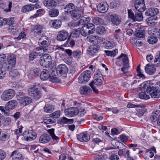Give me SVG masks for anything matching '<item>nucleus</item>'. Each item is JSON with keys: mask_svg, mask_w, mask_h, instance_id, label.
<instances>
[{"mask_svg": "<svg viewBox=\"0 0 160 160\" xmlns=\"http://www.w3.org/2000/svg\"><path fill=\"white\" fill-rule=\"evenodd\" d=\"M44 111L47 113H51L55 109V106L50 104H46L44 108Z\"/></svg>", "mask_w": 160, "mask_h": 160, "instance_id": "nucleus-32", "label": "nucleus"}, {"mask_svg": "<svg viewBox=\"0 0 160 160\" xmlns=\"http://www.w3.org/2000/svg\"><path fill=\"white\" fill-rule=\"evenodd\" d=\"M90 21V18L88 17L84 18L83 19H80L78 22L76 23L75 26L80 27V28H81V27L86 26L89 23Z\"/></svg>", "mask_w": 160, "mask_h": 160, "instance_id": "nucleus-21", "label": "nucleus"}, {"mask_svg": "<svg viewBox=\"0 0 160 160\" xmlns=\"http://www.w3.org/2000/svg\"><path fill=\"white\" fill-rule=\"evenodd\" d=\"M49 134L44 133L42 134L39 138V141L40 143H46L48 142L51 139V136L54 142H57L59 139V137L56 136L54 134V129H49L47 131Z\"/></svg>", "mask_w": 160, "mask_h": 160, "instance_id": "nucleus-3", "label": "nucleus"}, {"mask_svg": "<svg viewBox=\"0 0 160 160\" xmlns=\"http://www.w3.org/2000/svg\"><path fill=\"white\" fill-rule=\"evenodd\" d=\"M147 41L150 44H153L157 42L158 39L154 36H150L148 38Z\"/></svg>", "mask_w": 160, "mask_h": 160, "instance_id": "nucleus-42", "label": "nucleus"}, {"mask_svg": "<svg viewBox=\"0 0 160 160\" xmlns=\"http://www.w3.org/2000/svg\"><path fill=\"white\" fill-rule=\"evenodd\" d=\"M7 61L8 63L4 64L5 68L7 71L11 70L15 65L16 63V57L14 54L8 55L7 58Z\"/></svg>", "mask_w": 160, "mask_h": 160, "instance_id": "nucleus-7", "label": "nucleus"}, {"mask_svg": "<svg viewBox=\"0 0 160 160\" xmlns=\"http://www.w3.org/2000/svg\"><path fill=\"white\" fill-rule=\"evenodd\" d=\"M80 33L82 35L84 36L90 34L87 25L86 26L81 27Z\"/></svg>", "mask_w": 160, "mask_h": 160, "instance_id": "nucleus-38", "label": "nucleus"}, {"mask_svg": "<svg viewBox=\"0 0 160 160\" xmlns=\"http://www.w3.org/2000/svg\"><path fill=\"white\" fill-rule=\"evenodd\" d=\"M37 135L34 132L30 130L26 137V141H31L34 140L37 137Z\"/></svg>", "mask_w": 160, "mask_h": 160, "instance_id": "nucleus-30", "label": "nucleus"}, {"mask_svg": "<svg viewBox=\"0 0 160 160\" xmlns=\"http://www.w3.org/2000/svg\"><path fill=\"white\" fill-rule=\"evenodd\" d=\"M64 12L65 14H69L72 12H74L75 6L74 4L71 3H68L64 8Z\"/></svg>", "mask_w": 160, "mask_h": 160, "instance_id": "nucleus-23", "label": "nucleus"}, {"mask_svg": "<svg viewBox=\"0 0 160 160\" xmlns=\"http://www.w3.org/2000/svg\"><path fill=\"white\" fill-rule=\"evenodd\" d=\"M3 19L4 25L7 24L10 26L14 24V20L13 18H5Z\"/></svg>", "mask_w": 160, "mask_h": 160, "instance_id": "nucleus-36", "label": "nucleus"}, {"mask_svg": "<svg viewBox=\"0 0 160 160\" xmlns=\"http://www.w3.org/2000/svg\"><path fill=\"white\" fill-rule=\"evenodd\" d=\"M122 36V34L121 33H116L114 34V37L118 42H121V41Z\"/></svg>", "mask_w": 160, "mask_h": 160, "instance_id": "nucleus-62", "label": "nucleus"}, {"mask_svg": "<svg viewBox=\"0 0 160 160\" xmlns=\"http://www.w3.org/2000/svg\"><path fill=\"white\" fill-rule=\"evenodd\" d=\"M142 12H136L134 14L133 12L131 9L128 10V17L134 22L135 21H141L142 20L143 17Z\"/></svg>", "mask_w": 160, "mask_h": 160, "instance_id": "nucleus-8", "label": "nucleus"}, {"mask_svg": "<svg viewBox=\"0 0 160 160\" xmlns=\"http://www.w3.org/2000/svg\"><path fill=\"white\" fill-rule=\"evenodd\" d=\"M96 31L98 34L102 35L106 34L107 32L105 27L102 26L98 27L96 28Z\"/></svg>", "mask_w": 160, "mask_h": 160, "instance_id": "nucleus-34", "label": "nucleus"}, {"mask_svg": "<svg viewBox=\"0 0 160 160\" xmlns=\"http://www.w3.org/2000/svg\"><path fill=\"white\" fill-rule=\"evenodd\" d=\"M9 75L12 77H16L19 75V72L17 69H13L9 72Z\"/></svg>", "mask_w": 160, "mask_h": 160, "instance_id": "nucleus-51", "label": "nucleus"}, {"mask_svg": "<svg viewBox=\"0 0 160 160\" xmlns=\"http://www.w3.org/2000/svg\"><path fill=\"white\" fill-rule=\"evenodd\" d=\"M34 8V6L32 5H27L23 7L22 10V12H26L32 10Z\"/></svg>", "mask_w": 160, "mask_h": 160, "instance_id": "nucleus-39", "label": "nucleus"}, {"mask_svg": "<svg viewBox=\"0 0 160 160\" xmlns=\"http://www.w3.org/2000/svg\"><path fill=\"white\" fill-rule=\"evenodd\" d=\"M28 94L36 100L39 99L42 96V93L37 88L32 87L28 90Z\"/></svg>", "mask_w": 160, "mask_h": 160, "instance_id": "nucleus-12", "label": "nucleus"}, {"mask_svg": "<svg viewBox=\"0 0 160 160\" xmlns=\"http://www.w3.org/2000/svg\"><path fill=\"white\" fill-rule=\"evenodd\" d=\"M80 91L82 95L88 96L92 92V89L88 86H83L81 87Z\"/></svg>", "mask_w": 160, "mask_h": 160, "instance_id": "nucleus-24", "label": "nucleus"}, {"mask_svg": "<svg viewBox=\"0 0 160 160\" xmlns=\"http://www.w3.org/2000/svg\"><path fill=\"white\" fill-rule=\"evenodd\" d=\"M62 24V21L60 20H55L52 21L50 23V26L56 29H58L60 27Z\"/></svg>", "mask_w": 160, "mask_h": 160, "instance_id": "nucleus-29", "label": "nucleus"}, {"mask_svg": "<svg viewBox=\"0 0 160 160\" xmlns=\"http://www.w3.org/2000/svg\"><path fill=\"white\" fill-rule=\"evenodd\" d=\"M10 135L8 133H2L0 135V141L4 142L7 140L9 138Z\"/></svg>", "mask_w": 160, "mask_h": 160, "instance_id": "nucleus-44", "label": "nucleus"}, {"mask_svg": "<svg viewBox=\"0 0 160 160\" xmlns=\"http://www.w3.org/2000/svg\"><path fill=\"white\" fill-rule=\"evenodd\" d=\"M90 136L89 135L85 133H82L77 137V138L81 142H87L90 139Z\"/></svg>", "mask_w": 160, "mask_h": 160, "instance_id": "nucleus-26", "label": "nucleus"}, {"mask_svg": "<svg viewBox=\"0 0 160 160\" xmlns=\"http://www.w3.org/2000/svg\"><path fill=\"white\" fill-rule=\"evenodd\" d=\"M156 113H152L150 117V119L151 122H157L158 121L157 116Z\"/></svg>", "mask_w": 160, "mask_h": 160, "instance_id": "nucleus-57", "label": "nucleus"}, {"mask_svg": "<svg viewBox=\"0 0 160 160\" xmlns=\"http://www.w3.org/2000/svg\"><path fill=\"white\" fill-rule=\"evenodd\" d=\"M7 71L4 64L2 66V65L0 63V79H2L5 77Z\"/></svg>", "mask_w": 160, "mask_h": 160, "instance_id": "nucleus-33", "label": "nucleus"}, {"mask_svg": "<svg viewBox=\"0 0 160 160\" xmlns=\"http://www.w3.org/2000/svg\"><path fill=\"white\" fill-rule=\"evenodd\" d=\"M110 18L113 26H118L121 22V18L115 14H112L110 15Z\"/></svg>", "mask_w": 160, "mask_h": 160, "instance_id": "nucleus-16", "label": "nucleus"}, {"mask_svg": "<svg viewBox=\"0 0 160 160\" xmlns=\"http://www.w3.org/2000/svg\"><path fill=\"white\" fill-rule=\"evenodd\" d=\"M58 10L56 8H52L48 12V14L51 17H57L59 14Z\"/></svg>", "mask_w": 160, "mask_h": 160, "instance_id": "nucleus-35", "label": "nucleus"}, {"mask_svg": "<svg viewBox=\"0 0 160 160\" xmlns=\"http://www.w3.org/2000/svg\"><path fill=\"white\" fill-rule=\"evenodd\" d=\"M8 103L9 105V106L11 108V109L14 108L17 106V102L15 100H12L8 102Z\"/></svg>", "mask_w": 160, "mask_h": 160, "instance_id": "nucleus-54", "label": "nucleus"}, {"mask_svg": "<svg viewBox=\"0 0 160 160\" xmlns=\"http://www.w3.org/2000/svg\"><path fill=\"white\" fill-rule=\"evenodd\" d=\"M50 77L49 72L47 69H44L41 72L40 77L41 79L42 80H46L48 79Z\"/></svg>", "mask_w": 160, "mask_h": 160, "instance_id": "nucleus-27", "label": "nucleus"}, {"mask_svg": "<svg viewBox=\"0 0 160 160\" xmlns=\"http://www.w3.org/2000/svg\"><path fill=\"white\" fill-rule=\"evenodd\" d=\"M49 78L50 80L52 82L58 83L60 82V79L56 76H50Z\"/></svg>", "mask_w": 160, "mask_h": 160, "instance_id": "nucleus-52", "label": "nucleus"}, {"mask_svg": "<svg viewBox=\"0 0 160 160\" xmlns=\"http://www.w3.org/2000/svg\"><path fill=\"white\" fill-rule=\"evenodd\" d=\"M90 34H92L94 33L95 31V26L92 23H89L87 25Z\"/></svg>", "mask_w": 160, "mask_h": 160, "instance_id": "nucleus-48", "label": "nucleus"}, {"mask_svg": "<svg viewBox=\"0 0 160 160\" xmlns=\"http://www.w3.org/2000/svg\"><path fill=\"white\" fill-rule=\"evenodd\" d=\"M99 70L96 71L94 74V79L90 82L91 86L95 84L98 86L101 85L102 84L103 77Z\"/></svg>", "mask_w": 160, "mask_h": 160, "instance_id": "nucleus-6", "label": "nucleus"}, {"mask_svg": "<svg viewBox=\"0 0 160 160\" xmlns=\"http://www.w3.org/2000/svg\"><path fill=\"white\" fill-rule=\"evenodd\" d=\"M43 3L44 6L48 9L55 7L57 5L56 2L54 0H45Z\"/></svg>", "mask_w": 160, "mask_h": 160, "instance_id": "nucleus-25", "label": "nucleus"}, {"mask_svg": "<svg viewBox=\"0 0 160 160\" xmlns=\"http://www.w3.org/2000/svg\"><path fill=\"white\" fill-rule=\"evenodd\" d=\"M32 72L35 75L38 76L40 73H41V70L40 69L38 68H33L32 71Z\"/></svg>", "mask_w": 160, "mask_h": 160, "instance_id": "nucleus-61", "label": "nucleus"}, {"mask_svg": "<svg viewBox=\"0 0 160 160\" xmlns=\"http://www.w3.org/2000/svg\"><path fill=\"white\" fill-rule=\"evenodd\" d=\"M143 86L142 87V88L143 89L146 90H144V92H142L139 93L138 94L139 97L141 99H148L150 98L149 96L148 95L146 94L145 92V91L146 92V89L143 88Z\"/></svg>", "mask_w": 160, "mask_h": 160, "instance_id": "nucleus-43", "label": "nucleus"}, {"mask_svg": "<svg viewBox=\"0 0 160 160\" xmlns=\"http://www.w3.org/2000/svg\"><path fill=\"white\" fill-rule=\"evenodd\" d=\"M146 72L148 74L152 75L156 72V68L154 65L149 63L146 65L145 68Z\"/></svg>", "mask_w": 160, "mask_h": 160, "instance_id": "nucleus-17", "label": "nucleus"}, {"mask_svg": "<svg viewBox=\"0 0 160 160\" xmlns=\"http://www.w3.org/2000/svg\"><path fill=\"white\" fill-rule=\"evenodd\" d=\"M72 121V119H68L65 117H63L60 119L59 122L60 124H64L68 123L70 121Z\"/></svg>", "mask_w": 160, "mask_h": 160, "instance_id": "nucleus-50", "label": "nucleus"}, {"mask_svg": "<svg viewBox=\"0 0 160 160\" xmlns=\"http://www.w3.org/2000/svg\"><path fill=\"white\" fill-rule=\"evenodd\" d=\"M98 38V36L90 35L87 37V40L88 42H92L96 41V40L97 38Z\"/></svg>", "mask_w": 160, "mask_h": 160, "instance_id": "nucleus-56", "label": "nucleus"}, {"mask_svg": "<svg viewBox=\"0 0 160 160\" xmlns=\"http://www.w3.org/2000/svg\"><path fill=\"white\" fill-rule=\"evenodd\" d=\"M43 27L42 26L38 24L35 26L31 29V32H33L34 35L36 36L37 35H40L43 32Z\"/></svg>", "mask_w": 160, "mask_h": 160, "instance_id": "nucleus-22", "label": "nucleus"}, {"mask_svg": "<svg viewBox=\"0 0 160 160\" xmlns=\"http://www.w3.org/2000/svg\"><path fill=\"white\" fill-rule=\"evenodd\" d=\"M143 88L152 98H159L160 97V81L153 85L149 83L145 82L143 85Z\"/></svg>", "mask_w": 160, "mask_h": 160, "instance_id": "nucleus-1", "label": "nucleus"}, {"mask_svg": "<svg viewBox=\"0 0 160 160\" xmlns=\"http://www.w3.org/2000/svg\"><path fill=\"white\" fill-rule=\"evenodd\" d=\"M40 51L38 52H37L35 51L32 52L29 55V58L31 60H33L34 58L39 56H41L42 54H39Z\"/></svg>", "mask_w": 160, "mask_h": 160, "instance_id": "nucleus-41", "label": "nucleus"}, {"mask_svg": "<svg viewBox=\"0 0 160 160\" xmlns=\"http://www.w3.org/2000/svg\"><path fill=\"white\" fill-rule=\"evenodd\" d=\"M51 56L46 53L42 55L39 60L40 64L43 67L47 68L52 62Z\"/></svg>", "mask_w": 160, "mask_h": 160, "instance_id": "nucleus-4", "label": "nucleus"}, {"mask_svg": "<svg viewBox=\"0 0 160 160\" xmlns=\"http://www.w3.org/2000/svg\"><path fill=\"white\" fill-rule=\"evenodd\" d=\"M21 103L25 106L29 104L32 102V99L29 97H24L21 98Z\"/></svg>", "mask_w": 160, "mask_h": 160, "instance_id": "nucleus-31", "label": "nucleus"}, {"mask_svg": "<svg viewBox=\"0 0 160 160\" xmlns=\"http://www.w3.org/2000/svg\"><path fill=\"white\" fill-rule=\"evenodd\" d=\"M67 43L68 46L72 47L75 45V42L73 40H69L68 39L67 41Z\"/></svg>", "mask_w": 160, "mask_h": 160, "instance_id": "nucleus-64", "label": "nucleus"}, {"mask_svg": "<svg viewBox=\"0 0 160 160\" xmlns=\"http://www.w3.org/2000/svg\"><path fill=\"white\" fill-rule=\"evenodd\" d=\"M117 59H121L123 66V67L121 68V70L124 73H125L127 72L128 68L129 67V60L127 55L122 53Z\"/></svg>", "mask_w": 160, "mask_h": 160, "instance_id": "nucleus-10", "label": "nucleus"}, {"mask_svg": "<svg viewBox=\"0 0 160 160\" xmlns=\"http://www.w3.org/2000/svg\"><path fill=\"white\" fill-rule=\"evenodd\" d=\"M145 153L150 158H152L154 155V152L149 149L146 150Z\"/></svg>", "mask_w": 160, "mask_h": 160, "instance_id": "nucleus-63", "label": "nucleus"}, {"mask_svg": "<svg viewBox=\"0 0 160 160\" xmlns=\"http://www.w3.org/2000/svg\"><path fill=\"white\" fill-rule=\"evenodd\" d=\"M154 62L157 66L160 65V54L156 55L154 60Z\"/></svg>", "mask_w": 160, "mask_h": 160, "instance_id": "nucleus-58", "label": "nucleus"}, {"mask_svg": "<svg viewBox=\"0 0 160 160\" xmlns=\"http://www.w3.org/2000/svg\"><path fill=\"white\" fill-rule=\"evenodd\" d=\"M69 37L68 32L65 30H62L59 31L57 35L58 40L62 41L66 40Z\"/></svg>", "mask_w": 160, "mask_h": 160, "instance_id": "nucleus-15", "label": "nucleus"}, {"mask_svg": "<svg viewBox=\"0 0 160 160\" xmlns=\"http://www.w3.org/2000/svg\"><path fill=\"white\" fill-rule=\"evenodd\" d=\"M159 12L158 9L156 8H152L147 10L145 12V15L148 17H149L148 18L149 21L152 20L156 19V16Z\"/></svg>", "mask_w": 160, "mask_h": 160, "instance_id": "nucleus-11", "label": "nucleus"}, {"mask_svg": "<svg viewBox=\"0 0 160 160\" xmlns=\"http://www.w3.org/2000/svg\"><path fill=\"white\" fill-rule=\"evenodd\" d=\"M40 47H37L36 50L40 51L39 54H44L48 52L49 46L50 44L48 38L46 36H42L39 39L38 42Z\"/></svg>", "mask_w": 160, "mask_h": 160, "instance_id": "nucleus-2", "label": "nucleus"}, {"mask_svg": "<svg viewBox=\"0 0 160 160\" xmlns=\"http://www.w3.org/2000/svg\"><path fill=\"white\" fill-rule=\"evenodd\" d=\"M69 14L71 15L72 18L75 20L79 19L81 16L80 14L78 13L76 10L74 12H72Z\"/></svg>", "mask_w": 160, "mask_h": 160, "instance_id": "nucleus-49", "label": "nucleus"}, {"mask_svg": "<svg viewBox=\"0 0 160 160\" xmlns=\"http://www.w3.org/2000/svg\"><path fill=\"white\" fill-rule=\"evenodd\" d=\"M68 70V68L66 65L61 64L58 66L56 72L57 73H59L62 75L67 73Z\"/></svg>", "mask_w": 160, "mask_h": 160, "instance_id": "nucleus-19", "label": "nucleus"}, {"mask_svg": "<svg viewBox=\"0 0 160 160\" xmlns=\"http://www.w3.org/2000/svg\"><path fill=\"white\" fill-rule=\"evenodd\" d=\"M114 45V43L112 41H107L105 43V48L107 49L112 48Z\"/></svg>", "mask_w": 160, "mask_h": 160, "instance_id": "nucleus-55", "label": "nucleus"}, {"mask_svg": "<svg viewBox=\"0 0 160 160\" xmlns=\"http://www.w3.org/2000/svg\"><path fill=\"white\" fill-rule=\"evenodd\" d=\"M60 112L59 111H57L55 112L51 113L49 116L50 117L54 118H58L60 116Z\"/></svg>", "mask_w": 160, "mask_h": 160, "instance_id": "nucleus-53", "label": "nucleus"}, {"mask_svg": "<svg viewBox=\"0 0 160 160\" xmlns=\"http://www.w3.org/2000/svg\"><path fill=\"white\" fill-rule=\"evenodd\" d=\"M92 21V22L96 25L102 24L104 22L102 18L98 17L93 18Z\"/></svg>", "mask_w": 160, "mask_h": 160, "instance_id": "nucleus-37", "label": "nucleus"}, {"mask_svg": "<svg viewBox=\"0 0 160 160\" xmlns=\"http://www.w3.org/2000/svg\"><path fill=\"white\" fill-rule=\"evenodd\" d=\"M144 30H139L137 31L136 33V36L137 37L142 38L144 37Z\"/></svg>", "mask_w": 160, "mask_h": 160, "instance_id": "nucleus-45", "label": "nucleus"}, {"mask_svg": "<svg viewBox=\"0 0 160 160\" xmlns=\"http://www.w3.org/2000/svg\"><path fill=\"white\" fill-rule=\"evenodd\" d=\"M15 92L12 89H8L3 92L1 96L2 100L7 101L12 99L15 96Z\"/></svg>", "mask_w": 160, "mask_h": 160, "instance_id": "nucleus-9", "label": "nucleus"}, {"mask_svg": "<svg viewBox=\"0 0 160 160\" xmlns=\"http://www.w3.org/2000/svg\"><path fill=\"white\" fill-rule=\"evenodd\" d=\"M82 55V52L81 51L77 50L74 51L73 52L72 56L75 58L78 59L80 58Z\"/></svg>", "mask_w": 160, "mask_h": 160, "instance_id": "nucleus-46", "label": "nucleus"}, {"mask_svg": "<svg viewBox=\"0 0 160 160\" xmlns=\"http://www.w3.org/2000/svg\"><path fill=\"white\" fill-rule=\"evenodd\" d=\"M137 72L138 73L137 75V76L142 79L145 78V77L144 76V75L143 73L142 72L139 66L138 67V68L137 69Z\"/></svg>", "mask_w": 160, "mask_h": 160, "instance_id": "nucleus-59", "label": "nucleus"}, {"mask_svg": "<svg viewBox=\"0 0 160 160\" xmlns=\"http://www.w3.org/2000/svg\"><path fill=\"white\" fill-rule=\"evenodd\" d=\"M99 46L97 44H94L89 46L88 49L89 53L92 55H95L99 49Z\"/></svg>", "mask_w": 160, "mask_h": 160, "instance_id": "nucleus-18", "label": "nucleus"}, {"mask_svg": "<svg viewBox=\"0 0 160 160\" xmlns=\"http://www.w3.org/2000/svg\"><path fill=\"white\" fill-rule=\"evenodd\" d=\"M108 8V5L105 3H100L97 6L98 11L101 13H104L107 11Z\"/></svg>", "mask_w": 160, "mask_h": 160, "instance_id": "nucleus-20", "label": "nucleus"}, {"mask_svg": "<svg viewBox=\"0 0 160 160\" xmlns=\"http://www.w3.org/2000/svg\"><path fill=\"white\" fill-rule=\"evenodd\" d=\"M85 5L82 2H79L77 4V8L79 11L81 13H83L84 10V7L83 6Z\"/></svg>", "mask_w": 160, "mask_h": 160, "instance_id": "nucleus-47", "label": "nucleus"}, {"mask_svg": "<svg viewBox=\"0 0 160 160\" xmlns=\"http://www.w3.org/2000/svg\"><path fill=\"white\" fill-rule=\"evenodd\" d=\"M43 122L46 123H53L55 122V120H52L49 118H47L43 119Z\"/></svg>", "mask_w": 160, "mask_h": 160, "instance_id": "nucleus-60", "label": "nucleus"}, {"mask_svg": "<svg viewBox=\"0 0 160 160\" xmlns=\"http://www.w3.org/2000/svg\"><path fill=\"white\" fill-rule=\"evenodd\" d=\"M135 9L139 12H143L146 9L144 0H137L134 3Z\"/></svg>", "mask_w": 160, "mask_h": 160, "instance_id": "nucleus-13", "label": "nucleus"}, {"mask_svg": "<svg viewBox=\"0 0 160 160\" xmlns=\"http://www.w3.org/2000/svg\"><path fill=\"white\" fill-rule=\"evenodd\" d=\"M64 112L66 116L72 117L78 114L79 110L77 108L72 107L66 109Z\"/></svg>", "mask_w": 160, "mask_h": 160, "instance_id": "nucleus-14", "label": "nucleus"}, {"mask_svg": "<svg viewBox=\"0 0 160 160\" xmlns=\"http://www.w3.org/2000/svg\"><path fill=\"white\" fill-rule=\"evenodd\" d=\"M12 160H23V158L22 155L15 151L13 152L11 155Z\"/></svg>", "mask_w": 160, "mask_h": 160, "instance_id": "nucleus-28", "label": "nucleus"}, {"mask_svg": "<svg viewBox=\"0 0 160 160\" xmlns=\"http://www.w3.org/2000/svg\"><path fill=\"white\" fill-rule=\"evenodd\" d=\"M104 52L107 56L114 57L118 53V50L115 49L113 51L105 50Z\"/></svg>", "mask_w": 160, "mask_h": 160, "instance_id": "nucleus-40", "label": "nucleus"}, {"mask_svg": "<svg viewBox=\"0 0 160 160\" xmlns=\"http://www.w3.org/2000/svg\"><path fill=\"white\" fill-rule=\"evenodd\" d=\"M91 75V72L86 70L82 72L78 77V82L81 84L86 83L90 79Z\"/></svg>", "mask_w": 160, "mask_h": 160, "instance_id": "nucleus-5", "label": "nucleus"}]
</instances>
